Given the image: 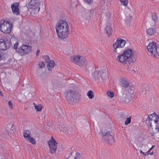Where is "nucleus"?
Here are the masks:
<instances>
[{"mask_svg": "<svg viewBox=\"0 0 159 159\" xmlns=\"http://www.w3.org/2000/svg\"><path fill=\"white\" fill-rule=\"evenodd\" d=\"M117 60L126 66H129L132 63L135 62L136 58L134 56L132 50L127 49L124 51L123 53L119 55L116 58Z\"/></svg>", "mask_w": 159, "mask_h": 159, "instance_id": "obj_1", "label": "nucleus"}, {"mask_svg": "<svg viewBox=\"0 0 159 159\" xmlns=\"http://www.w3.org/2000/svg\"><path fill=\"white\" fill-rule=\"evenodd\" d=\"M56 29L58 37L61 39L66 38L69 34V26L64 20H60L56 24Z\"/></svg>", "mask_w": 159, "mask_h": 159, "instance_id": "obj_2", "label": "nucleus"}, {"mask_svg": "<svg viewBox=\"0 0 159 159\" xmlns=\"http://www.w3.org/2000/svg\"><path fill=\"white\" fill-rule=\"evenodd\" d=\"M66 98L70 104L74 105L80 100V95L77 91L70 89L67 92Z\"/></svg>", "mask_w": 159, "mask_h": 159, "instance_id": "obj_3", "label": "nucleus"}, {"mask_svg": "<svg viewBox=\"0 0 159 159\" xmlns=\"http://www.w3.org/2000/svg\"><path fill=\"white\" fill-rule=\"evenodd\" d=\"M134 87L130 88V90L125 92L124 93L122 96H120L118 99L121 102H125L126 103L129 102L134 98Z\"/></svg>", "mask_w": 159, "mask_h": 159, "instance_id": "obj_4", "label": "nucleus"}, {"mask_svg": "<svg viewBox=\"0 0 159 159\" xmlns=\"http://www.w3.org/2000/svg\"><path fill=\"white\" fill-rule=\"evenodd\" d=\"M12 28V24L7 21L2 20L0 21V30L5 34L10 33Z\"/></svg>", "mask_w": 159, "mask_h": 159, "instance_id": "obj_5", "label": "nucleus"}, {"mask_svg": "<svg viewBox=\"0 0 159 159\" xmlns=\"http://www.w3.org/2000/svg\"><path fill=\"white\" fill-rule=\"evenodd\" d=\"M153 121L154 122L155 125L159 122V116L155 112L148 115L145 120V123L148 126V129L152 128V123Z\"/></svg>", "mask_w": 159, "mask_h": 159, "instance_id": "obj_6", "label": "nucleus"}, {"mask_svg": "<svg viewBox=\"0 0 159 159\" xmlns=\"http://www.w3.org/2000/svg\"><path fill=\"white\" fill-rule=\"evenodd\" d=\"M147 48L149 52L151 53V55H153L155 58H158L159 57V49L157 48L155 42L150 43Z\"/></svg>", "mask_w": 159, "mask_h": 159, "instance_id": "obj_7", "label": "nucleus"}, {"mask_svg": "<svg viewBox=\"0 0 159 159\" xmlns=\"http://www.w3.org/2000/svg\"><path fill=\"white\" fill-rule=\"evenodd\" d=\"M125 43L126 41L124 40L117 39L116 42L112 45L114 52L119 54L121 52L122 48L124 47Z\"/></svg>", "mask_w": 159, "mask_h": 159, "instance_id": "obj_8", "label": "nucleus"}, {"mask_svg": "<svg viewBox=\"0 0 159 159\" xmlns=\"http://www.w3.org/2000/svg\"><path fill=\"white\" fill-rule=\"evenodd\" d=\"M101 134L102 136V141L103 142H108L109 144L111 145L114 143L115 139L112 133H111L110 131L105 133L102 132Z\"/></svg>", "mask_w": 159, "mask_h": 159, "instance_id": "obj_9", "label": "nucleus"}, {"mask_svg": "<svg viewBox=\"0 0 159 159\" xmlns=\"http://www.w3.org/2000/svg\"><path fill=\"white\" fill-rule=\"evenodd\" d=\"M40 2L39 0H31L29 4V7L32 10L31 11V14L32 12L37 13L39 11L40 9L39 5Z\"/></svg>", "mask_w": 159, "mask_h": 159, "instance_id": "obj_10", "label": "nucleus"}, {"mask_svg": "<svg viewBox=\"0 0 159 159\" xmlns=\"http://www.w3.org/2000/svg\"><path fill=\"white\" fill-rule=\"evenodd\" d=\"M11 46V43L6 38L0 39V50L5 51Z\"/></svg>", "mask_w": 159, "mask_h": 159, "instance_id": "obj_11", "label": "nucleus"}, {"mask_svg": "<svg viewBox=\"0 0 159 159\" xmlns=\"http://www.w3.org/2000/svg\"><path fill=\"white\" fill-rule=\"evenodd\" d=\"M57 143L56 140L52 136L51 139L48 142V144L49 147V151L50 153H55L57 150Z\"/></svg>", "mask_w": 159, "mask_h": 159, "instance_id": "obj_12", "label": "nucleus"}, {"mask_svg": "<svg viewBox=\"0 0 159 159\" xmlns=\"http://www.w3.org/2000/svg\"><path fill=\"white\" fill-rule=\"evenodd\" d=\"M31 50V47L26 45H23L19 48L18 52L21 55L28 53Z\"/></svg>", "mask_w": 159, "mask_h": 159, "instance_id": "obj_13", "label": "nucleus"}, {"mask_svg": "<svg viewBox=\"0 0 159 159\" xmlns=\"http://www.w3.org/2000/svg\"><path fill=\"white\" fill-rule=\"evenodd\" d=\"M31 133L28 130L24 131L23 135L24 138L27 140L29 141L33 144H35L36 143L35 140L34 138H32L30 136Z\"/></svg>", "mask_w": 159, "mask_h": 159, "instance_id": "obj_14", "label": "nucleus"}, {"mask_svg": "<svg viewBox=\"0 0 159 159\" xmlns=\"http://www.w3.org/2000/svg\"><path fill=\"white\" fill-rule=\"evenodd\" d=\"M155 127L153 129L151 128L148 129L149 134L151 135V137H153L155 139L156 135L159 131V122L155 125Z\"/></svg>", "mask_w": 159, "mask_h": 159, "instance_id": "obj_15", "label": "nucleus"}, {"mask_svg": "<svg viewBox=\"0 0 159 159\" xmlns=\"http://www.w3.org/2000/svg\"><path fill=\"white\" fill-rule=\"evenodd\" d=\"M121 86L123 87L122 90L124 92L130 90V88L133 86L129 85V83L128 80L125 79H123L121 82Z\"/></svg>", "mask_w": 159, "mask_h": 159, "instance_id": "obj_16", "label": "nucleus"}, {"mask_svg": "<svg viewBox=\"0 0 159 159\" xmlns=\"http://www.w3.org/2000/svg\"><path fill=\"white\" fill-rule=\"evenodd\" d=\"M70 59L72 62H75L76 64L79 66H81L84 62L82 59L81 60L80 57L79 56H72Z\"/></svg>", "mask_w": 159, "mask_h": 159, "instance_id": "obj_17", "label": "nucleus"}, {"mask_svg": "<svg viewBox=\"0 0 159 159\" xmlns=\"http://www.w3.org/2000/svg\"><path fill=\"white\" fill-rule=\"evenodd\" d=\"M19 5V3L16 2L13 3L11 6L12 12L16 15H18L20 14Z\"/></svg>", "mask_w": 159, "mask_h": 159, "instance_id": "obj_18", "label": "nucleus"}, {"mask_svg": "<svg viewBox=\"0 0 159 159\" xmlns=\"http://www.w3.org/2000/svg\"><path fill=\"white\" fill-rule=\"evenodd\" d=\"M104 31L109 37L112 32V27L110 26H107L105 28Z\"/></svg>", "mask_w": 159, "mask_h": 159, "instance_id": "obj_19", "label": "nucleus"}, {"mask_svg": "<svg viewBox=\"0 0 159 159\" xmlns=\"http://www.w3.org/2000/svg\"><path fill=\"white\" fill-rule=\"evenodd\" d=\"M102 72L101 73V78L103 80H105L108 77V74L106 69H102L100 70Z\"/></svg>", "mask_w": 159, "mask_h": 159, "instance_id": "obj_20", "label": "nucleus"}, {"mask_svg": "<svg viewBox=\"0 0 159 159\" xmlns=\"http://www.w3.org/2000/svg\"><path fill=\"white\" fill-rule=\"evenodd\" d=\"M147 33L149 35H155L156 32L154 28H149L147 30Z\"/></svg>", "mask_w": 159, "mask_h": 159, "instance_id": "obj_21", "label": "nucleus"}, {"mask_svg": "<svg viewBox=\"0 0 159 159\" xmlns=\"http://www.w3.org/2000/svg\"><path fill=\"white\" fill-rule=\"evenodd\" d=\"M55 64V62L53 61L50 60V61L48 62V64L47 65L48 70L49 71H51L54 67Z\"/></svg>", "mask_w": 159, "mask_h": 159, "instance_id": "obj_22", "label": "nucleus"}, {"mask_svg": "<svg viewBox=\"0 0 159 159\" xmlns=\"http://www.w3.org/2000/svg\"><path fill=\"white\" fill-rule=\"evenodd\" d=\"M62 131L66 133L70 134L72 132V130L71 128L64 127L63 128Z\"/></svg>", "mask_w": 159, "mask_h": 159, "instance_id": "obj_23", "label": "nucleus"}, {"mask_svg": "<svg viewBox=\"0 0 159 159\" xmlns=\"http://www.w3.org/2000/svg\"><path fill=\"white\" fill-rule=\"evenodd\" d=\"M101 71H98L94 72L93 73V75H94V77L95 79H99L101 78Z\"/></svg>", "mask_w": 159, "mask_h": 159, "instance_id": "obj_24", "label": "nucleus"}, {"mask_svg": "<svg viewBox=\"0 0 159 159\" xmlns=\"http://www.w3.org/2000/svg\"><path fill=\"white\" fill-rule=\"evenodd\" d=\"M87 94V96L90 99H93L94 97L93 93V91L91 90L88 91Z\"/></svg>", "mask_w": 159, "mask_h": 159, "instance_id": "obj_25", "label": "nucleus"}, {"mask_svg": "<svg viewBox=\"0 0 159 159\" xmlns=\"http://www.w3.org/2000/svg\"><path fill=\"white\" fill-rule=\"evenodd\" d=\"M132 20V17L130 16H128L126 17L125 20L126 23L128 24Z\"/></svg>", "mask_w": 159, "mask_h": 159, "instance_id": "obj_26", "label": "nucleus"}, {"mask_svg": "<svg viewBox=\"0 0 159 159\" xmlns=\"http://www.w3.org/2000/svg\"><path fill=\"white\" fill-rule=\"evenodd\" d=\"M42 57L45 60V62L46 63H48L51 60L48 56H44Z\"/></svg>", "mask_w": 159, "mask_h": 159, "instance_id": "obj_27", "label": "nucleus"}, {"mask_svg": "<svg viewBox=\"0 0 159 159\" xmlns=\"http://www.w3.org/2000/svg\"><path fill=\"white\" fill-rule=\"evenodd\" d=\"M121 2V5L126 6L127 5L128 1L127 0H119Z\"/></svg>", "mask_w": 159, "mask_h": 159, "instance_id": "obj_28", "label": "nucleus"}, {"mask_svg": "<svg viewBox=\"0 0 159 159\" xmlns=\"http://www.w3.org/2000/svg\"><path fill=\"white\" fill-rule=\"evenodd\" d=\"M34 107L36 111H41L42 109V107L40 105L35 106Z\"/></svg>", "mask_w": 159, "mask_h": 159, "instance_id": "obj_29", "label": "nucleus"}, {"mask_svg": "<svg viewBox=\"0 0 159 159\" xmlns=\"http://www.w3.org/2000/svg\"><path fill=\"white\" fill-rule=\"evenodd\" d=\"M131 116L127 118L126 120L125 121V123L126 125H128L131 122Z\"/></svg>", "mask_w": 159, "mask_h": 159, "instance_id": "obj_30", "label": "nucleus"}, {"mask_svg": "<svg viewBox=\"0 0 159 159\" xmlns=\"http://www.w3.org/2000/svg\"><path fill=\"white\" fill-rule=\"evenodd\" d=\"M107 93V95L111 98H112L114 96V93L112 92L108 91Z\"/></svg>", "mask_w": 159, "mask_h": 159, "instance_id": "obj_31", "label": "nucleus"}, {"mask_svg": "<svg viewBox=\"0 0 159 159\" xmlns=\"http://www.w3.org/2000/svg\"><path fill=\"white\" fill-rule=\"evenodd\" d=\"M152 19L154 21L157 20V16L156 14V13H152Z\"/></svg>", "mask_w": 159, "mask_h": 159, "instance_id": "obj_32", "label": "nucleus"}, {"mask_svg": "<svg viewBox=\"0 0 159 159\" xmlns=\"http://www.w3.org/2000/svg\"><path fill=\"white\" fill-rule=\"evenodd\" d=\"M39 67L40 68H43L45 66V64L44 62L43 61L40 62L39 63Z\"/></svg>", "mask_w": 159, "mask_h": 159, "instance_id": "obj_33", "label": "nucleus"}, {"mask_svg": "<svg viewBox=\"0 0 159 159\" xmlns=\"http://www.w3.org/2000/svg\"><path fill=\"white\" fill-rule=\"evenodd\" d=\"M154 147V146H153L152 147L149 149V150H148V151H144V152H143L142 151V150H139V151L141 153L143 154H144L145 155H146V154H145V153H148L149 152L150 150Z\"/></svg>", "mask_w": 159, "mask_h": 159, "instance_id": "obj_34", "label": "nucleus"}, {"mask_svg": "<svg viewBox=\"0 0 159 159\" xmlns=\"http://www.w3.org/2000/svg\"><path fill=\"white\" fill-rule=\"evenodd\" d=\"M58 112L60 116H61L63 115V112L62 110L60 108H58L57 109Z\"/></svg>", "mask_w": 159, "mask_h": 159, "instance_id": "obj_35", "label": "nucleus"}, {"mask_svg": "<svg viewBox=\"0 0 159 159\" xmlns=\"http://www.w3.org/2000/svg\"><path fill=\"white\" fill-rule=\"evenodd\" d=\"M18 46V41H17L14 44V48L15 49H17Z\"/></svg>", "mask_w": 159, "mask_h": 159, "instance_id": "obj_36", "label": "nucleus"}, {"mask_svg": "<svg viewBox=\"0 0 159 159\" xmlns=\"http://www.w3.org/2000/svg\"><path fill=\"white\" fill-rule=\"evenodd\" d=\"M85 2H87L88 4H91L92 3L93 0H84Z\"/></svg>", "mask_w": 159, "mask_h": 159, "instance_id": "obj_37", "label": "nucleus"}, {"mask_svg": "<svg viewBox=\"0 0 159 159\" xmlns=\"http://www.w3.org/2000/svg\"><path fill=\"white\" fill-rule=\"evenodd\" d=\"M8 105H9L10 107L11 108H12V107H13L11 101H9L8 102Z\"/></svg>", "mask_w": 159, "mask_h": 159, "instance_id": "obj_38", "label": "nucleus"}, {"mask_svg": "<svg viewBox=\"0 0 159 159\" xmlns=\"http://www.w3.org/2000/svg\"><path fill=\"white\" fill-rule=\"evenodd\" d=\"M14 132L13 129H11L9 132V133L11 134H13L14 133Z\"/></svg>", "mask_w": 159, "mask_h": 159, "instance_id": "obj_39", "label": "nucleus"}, {"mask_svg": "<svg viewBox=\"0 0 159 159\" xmlns=\"http://www.w3.org/2000/svg\"><path fill=\"white\" fill-rule=\"evenodd\" d=\"M40 53V50H37L36 52V55L37 56H38Z\"/></svg>", "mask_w": 159, "mask_h": 159, "instance_id": "obj_40", "label": "nucleus"}, {"mask_svg": "<svg viewBox=\"0 0 159 159\" xmlns=\"http://www.w3.org/2000/svg\"><path fill=\"white\" fill-rule=\"evenodd\" d=\"M148 154H149V153H148ZM149 154H150V155H152L153 154V152H152L151 153H150Z\"/></svg>", "mask_w": 159, "mask_h": 159, "instance_id": "obj_41", "label": "nucleus"}, {"mask_svg": "<svg viewBox=\"0 0 159 159\" xmlns=\"http://www.w3.org/2000/svg\"><path fill=\"white\" fill-rule=\"evenodd\" d=\"M0 93H1V92L0 91Z\"/></svg>", "mask_w": 159, "mask_h": 159, "instance_id": "obj_42", "label": "nucleus"}]
</instances>
